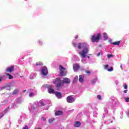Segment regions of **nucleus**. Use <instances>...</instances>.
Segmentation results:
<instances>
[{
    "mask_svg": "<svg viewBox=\"0 0 129 129\" xmlns=\"http://www.w3.org/2000/svg\"><path fill=\"white\" fill-rule=\"evenodd\" d=\"M4 115H5V114H3L2 115H1V116H0V118H2V117H3V116H4Z\"/></svg>",
    "mask_w": 129,
    "mask_h": 129,
    "instance_id": "obj_37",
    "label": "nucleus"
},
{
    "mask_svg": "<svg viewBox=\"0 0 129 129\" xmlns=\"http://www.w3.org/2000/svg\"><path fill=\"white\" fill-rule=\"evenodd\" d=\"M23 129H29V128H28V126L26 125Z\"/></svg>",
    "mask_w": 129,
    "mask_h": 129,
    "instance_id": "obj_33",
    "label": "nucleus"
},
{
    "mask_svg": "<svg viewBox=\"0 0 129 129\" xmlns=\"http://www.w3.org/2000/svg\"><path fill=\"white\" fill-rule=\"evenodd\" d=\"M120 68L121 69H122V66H120Z\"/></svg>",
    "mask_w": 129,
    "mask_h": 129,
    "instance_id": "obj_39",
    "label": "nucleus"
},
{
    "mask_svg": "<svg viewBox=\"0 0 129 129\" xmlns=\"http://www.w3.org/2000/svg\"><path fill=\"white\" fill-rule=\"evenodd\" d=\"M60 74L58 75L60 77L66 76L67 72L66 69L64 68L62 66H59Z\"/></svg>",
    "mask_w": 129,
    "mask_h": 129,
    "instance_id": "obj_4",
    "label": "nucleus"
},
{
    "mask_svg": "<svg viewBox=\"0 0 129 129\" xmlns=\"http://www.w3.org/2000/svg\"><path fill=\"white\" fill-rule=\"evenodd\" d=\"M25 1H27V0H25Z\"/></svg>",
    "mask_w": 129,
    "mask_h": 129,
    "instance_id": "obj_42",
    "label": "nucleus"
},
{
    "mask_svg": "<svg viewBox=\"0 0 129 129\" xmlns=\"http://www.w3.org/2000/svg\"><path fill=\"white\" fill-rule=\"evenodd\" d=\"M88 58H89V56H88Z\"/></svg>",
    "mask_w": 129,
    "mask_h": 129,
    "instance_id": "obj_41",
    "label": "nucleus"
},
{
    "mask_svg": "<svg viewBox=\"0 0 129 129\" xmlns=\"http://www.w3.org/2000/svg\"><path fill=\"white\" fill-rule=\"evenodd\" d=\"M49 93H54V90L52 89L51 88L48 89Z\"/></svg>",
    "mask_w": 129,
    "mask_h": 129,
    "instance_id": "obj_19",
    "label": "nucleus"
},
{
    "mask_svg": "<svg viewBox=\"0 0 129 129\" xmlns=\"http://www.w3.org/2000/svg\"><path fill=\"white\" fill-rule=\"evenodd\" d=\"M40 104L41 105V106H45V104H44V102H40Z\"/></svg>",
    "mask_w": 129,
    "mask_h": 129,
    "instance_id": "obj_30",
    "label": "nucleus"
},
{
    "mask_svg": "<svg viewBox=\"0 0 129 129\" xmlns=\"http://www.w3.org/2000/svg\"><path fill=\"white\" fill-rule=\"evenodd\" d=\"M4 76H0V82H2L3 80H4Z\"/></svg>",
    "mask_w": 129,
    "mask_h": 129,
    "instance_id": "obj_27",
    "label": "nucleus"
},
{
    "mask_svg": "<svg viewBox=\"0 0 129 129\" xmlns=\"http://www.w3.org/2000/svg\"><path fill=\"white\" fill-rule=\"evenodd\" d=\"M100 37H101L100 33H98L96 36L95 35H92L91 37V41L93 43H98L100 40Z\"/></svg>",
    "mask_w": 129,
    "mask_h": 129,
    "instance_id": "obj_3",
    "label": "nucleus"
},
{
    "mask_svg": "<svg viewBox=\"0 0 129 129\" xmlns=\"http://www.w3.org/2000/svg\"><path fill=\"white\" fill-rule=\"evenodd\" d=\"M33 95H34V93H33V92L30 93L29 94V96L30 97H33Z\"/></svg>",
    "mask_w": 129,
    "mask_h": 129,
    "instance_id": "obj_25",
    "label": "nucleus"
},
{
    "mask_svg": "<svg viewBox=\"0 0 129 129\" xmlns=\"http://www.w3.org/2000/svg\"><path fill=\"white\" fill-rule=\"evenodd\" d=\"M112 57H113V55H112V54H107L108 59H109V58H110Z\"/></svg>",
    "mask_w": 129,
    "mask_h": 129,
    "instance_id": "obj_20",
    "label": "nucleus"
},
{
    "mask_svg": "<svg viewBox=\"0 0 129 129\" xmlns=\"http://www.w3.org/2000/svg\"><path fill=\"white\" fill-rule=\"evenodd\" d=\"M63 113V112H62L61 111H56L55 112V115H61Z\"/></svg>",
    "mask_w": 129,
    "mask_h": 129,
    "instance_id": "obj_13",
    "label": "nucleus"
},
{
    "mask_svg": "<svg viewBox=\"0 0 129 129\" xmlns=\"http://www.w3.org/2000/svg\"><path fill=\"white\" fill-rule=\"evenodd\" d=\"M42 65H43V63L41 61L37 62L36 63V66H42Z\"/></svg>",
    "mask_w": 129,
    "mask_h": 129,
    "instance_id": "obj_17",
    "label": "nucleus"
},
{
    "mask_svg": "<svg viewBox=\"0 0 129 129\" xmlns=\"http://www.w3.org/2000/svg\"><path fill=\"white\" fill-rule=\"evenodd\" d=\"M81 125V123L80 121H77L75 123V126L76 127H79Z\"/></svg>",
    "mask_w": 129,
    "mask_h": 129,
    "instance_id": "obj_12",
    "label": "nucleus"
},
{
    "mask_svg": "<svg viewBox=\"0 0 129 129\" xmlns=\"http://www.w3.org/2000/svg\"><path fill=\"white\" fill-rule=\"evenodd\" d=\"M26 91H27V90H24L23 91V92L25 93V92H26Z\"/></svg>",
    "mask_w": 129,
    "mask_h": 129,
    "instance_id": "obj_38",
    "label": "nucleus"
},
{
    "mask_svg": "<svg viewBox=\"0 0 129 129\" xmlns=\"http://www.w3.org/2000/svg\"><path fill=\"white\" fill-rule=\"evenodd\" d=\"M97 98H98V99H99V100H100L101 99V96H100V95H98L97 96Z\"/></svg>",
    "mask_w": 129,
    "mask_h": 129,
    "instance_id": "obj_28",
    "label": "nucleus"
},
{
    "mask_svg": "<svg viewBox=\"0 0 129 129\" xmlns=\"http://www.w3.org/2000/svg\"><path fill=\"white\" fill-rule=\"evenodd\" d=\"M19 92V89H16L12 92L13 95H18Z\"/></svg>",
    "mask_w": 129,
    "mask_h": 129,
    "instance_id": "obj_11",
    "label": "nucleus"
},
{
    "mask_svg": "<svg viewBox=\"0 0 129 129\" xmlns=\"http://www.w3.org/2000/svg\"><path fill=\"white\" fill-rule=\"evenodd\" d=\"M123 92H124V93H127V90H124V91H123Z\"/></svg>",
    "mask_w": 129,
    "mask_h": 129,
    "instance_id": "obj_34",
    "label": "nucleus"
},
{
    "mask_svg": "<svg viewBox=\"0 0 129 129\" xmlns=\"http://www.w3.org/2000/svg\"><path fill=\"white\" fill-rule=\"evenodd\" d=\"M97 80V79H94V80H92V83L93 84H94V83H95V82H96Z\"/></svg>",
    "mask_w": 129,
    "mask_h": 129,
    "instance_id": "obj_24",
    "label": "nucleus"
},
{
    "mask_svg": "<svg viewBox=\"0 0 129 129\" xmlns=\"http://www.w3.org/2000/svg\"><path fill=\"white\" fill-rule=\"evenodd\" d=\"M125 100L126 102H129V98L127 97L125 99Z\"/></svg>",
    "mask_w": 129,
    "mask_h": 129,
    "instance_id": "obj_29",
    "label": "nucleus"
},
{
    "mask_svg": "<svg viewBox=\"0 0 129 129\" xmlns=\"http://www.w3.org/2000/svg\"><path fill=\"white\" fill-rule=\"evenodd\" d=\"M113 45H116V46H119V44H120V41H116L114 42L111 43Z\"/></svg>",
    "mask_w": 129,
    "mask_h": 129,
    "instance_id": "obj_15",
    "label": "nucleus"
},
{
    "mask_svg": "<svg viewBox=\"0 0 129 129\" xmlns=\"http://www.w3.org/2000/svg\"><path fill=\"white\" fill-rule=\"evenodd\" d=\"M55 94L57 98H62V94L59 92H55Z\"/></svg>",
    "mask_w": 129,
    "mask_h": 129,
    "instance_id": "obj_10",
    "label": "nucleus"
},
{
    "mask_svg": "<svg viewBox=\"0 0 129 129\" xmlns=\"http://www.w3.org/2000/svg\"><path fill=\"white\" fill-rule=\"evenodd\" d=\"M53 120H55V119H54V118H51L50 119H48L49 123H52V122H53Z\"/></svg>",
    "mask_w": 129,
    "mask_h": 129,
    "instance_id": "obj_18",
    "label": "nucleus"
},
{
    "mask_svg": "<svg viewBox=\"0 0 129 129\" xmlns=\"http://www.w3.org/2000/svg\"><path fill=\"white\" fill-rule=\"evenodd\" d=\"M97 56H98V57H99V56H100V52H99L97 54Z\"/></svg>",
    "mask_w": 129,
    "mask_h": 129,
    "instance_id": "obj_36",
    "label": "nucleus"
},
{
    "mask_svg": "<svg viewBox=\"0 0 129 129\" xmlns=\"http://www.w3.org/2000/svg\"><path fill=\"white\" fill-rule=\"evenodd\" d=\"M67 101L69 103H73L75 101V99H74L73 95H70L67 97Z\"/></svg>",
    "mask_w": 129,
    "mask_h": 129,
    "instance_id": "obj_5",
    "label": "nucleus"
},
{
    "mask_svg": "<svg viewBox=\"0 0 129 129\" xmlns=\"http://www.w3.org/2000/svg\"><path fill=\"white\" fill-rule=\"evenodd\" d=\"M79 68H80V67L79 66V64H75L73 66V69L74 70V71H77V70H78V69H79Z\"/></svg>",
    "mask_w": 129,
    "mask_h": 129,
    "instance_id": "obj_9",
    "label": "nucleus"
},
{
    "mask_svg": "<svg viewBox=\"0 0 129 129\" xmlns=\"http://www.w3.org/2000/svg\"><path fill=\"white\" fill-rule=\"evenodd\" d=\"M103 37L104 41H106V40L108 39V36L107 35V34H106V33H103Z\"/></svg>",
    "mask_w": 129,
    "mask_h": 129,
    "instance_id": "obj_14",
    "label": "nucleus"
},
{
    "mask_svg": "<svg viewBox=\"0 0 129 129\" xmlns=\"http://www.w3.org/2000/svg\"><path fill=\"white\" fill-rule=\"evenodd\" d=\"M123 87L124 88V89H127V85L126 84H124Z\"/></svg>",
    "mask_w": 129,
    "mask_h": 129,
    "instance_id": "obj_21",
    "label": "nucleus"
},
{
    "mask_svg": "<svg viewBox=\"0 0 129 129\" xmlns=\"http://www.w3.org/2000/svg\"><path fill=\"white\" fill-rule=\"evenodd\" d=\"M78 80V77L77 76L75 77L74 79V82H76Z\"/></svg>",
    "mask_w": 129,
    "mask_h": 129,
    "instance_id": "obj_23",
    "label": "nucleus"
},
{
    "mask_svg": "<svg viewBox=\"0 0 129 129\" xmlns=\"http://www.w3.org/2000/svg\"><path fill=\"white\" fill-rule=\"evenodd\" d=\"M107 71H108L109 72H111V71H113V68L111 67L110 69H108Z\"/></svg>",
    "mask_w": 129,
    "mask_h": 129,
    "instance_id": "obj_22",
    "label": "nucleus"
},
{
    "mask_svg": "<svg viewBox=\"0 0 129 129\" xmlns=\"http://www.w3.org/2000/svg\"><path fill=\"white\" fill-rule=\"evenodd\" d=\"M75 38L76 39H78V35H76V36H75Z\"/></svg>",
    "mask_w": 129,
    "mask_h": 129,
    "instance_id": "obj_35",
    "label": "nucleus"
},
{
    "mask_svg": "<svg viewBox=\"0 0 129 129\" xmlns=\"http://www.w3.org/2000/svg\"><path fill=\"white\" fill-rule=\"evenodd\" d=\"M14 70H15V67L11 66L9 68H7L6 71V72H9L10 73H12V72H14Z\"/></svg>",
    "mask_w": 129,
    "mask_h": 129,
    "instance_id": "obj_7",
    "label": "nucleus"
},
{
    "mask_svg": "<svg viewBox=\"0 0 129 129\" xmlns=\"http://www.w3.org/2000/svg\"><path fill=\"white\" fill-rule=\"evenodd\" d=\"M70 79L68 78H64L63 80L61 81V78H57L55 79V81H53V84H56L55 87H56L57 89H59V88L62 87L63 86V84L66 83V84H70Z\"/></svg>",
    "mask_w": 129,
    "mask_h": 129,
    "instance_id": "obj_1",
    "label": "nucleus"
},
{
    "mask_svg": "<svg viewBox=\"0 0 129 129\" xmlns=\"http://www.w3.org/2000/svg\"><path fill=\"white\" fill-rule=\"evenodd\" d=\"M108 64H105L104 66V69L105 70H106V69H107V68H108Z\"/></svg>",
    "mask_w": 129,
    "mask_h": 129,
    "instance_id": "obj_26",
    "label": "nucleus"
},
{
    "mask_svg": "<svg viewBox=\"0 0 129 129\" xmlns=\"http://www.w3.org/2000/svg\"><path fill=\"white\" fill-rule=\"evenodd\" d=\"M79 81L81 83H82L84 82V76L80 75L79 76Z\"/></svg>",
    "mask_w": 129,
    "mask_h": 129,
    "instance_id": "obj_8",
    "label": "nucleus"
},
{
    "mask_svg": "<svg viewBox=\"0 0 129 129\" xmlns=\"http://www.w3.org/2000/svg\"><path fill=\"white\" fill-rule=\"evenodd\" d=\"M7 76H8V78L9 79H13V78H14V77H13V76L11 75L10 74H5Z\"/></svg>",
    "mask_w": 129,
    "mask_h": 129,
    "instance_id": "obj_16",
    "label": "nucleus"
},
{
    "mask_svg": "<svg viewBox=\"0 0 129 129\" xmlns=\"http://www.w3.org/2000/svg\"><path fill=\"white\" fill-rule=\"evenodd\" d=\"M41 73L43 76H47L48 75V69L46 67L42 68Z\"/></svg>",
    "mask_w": 129,
    "mask_h": 129,
    "instance_id": "obj_6",
    "label": "nucleus"
},
{
    "mask_svg": "<svg viewBox=\"0 0 129 129\" xmlns=\"http://www.w3.org/2000/svg\"><path fill=\"white\" fill-rule=\"evenodd\" d=\"M78 48L79 50L81 49L82 48H83V50L79 52V55H81L82 58H85V57L87 56L86 54H88V51H89L88 48L86 47V43H79L78 44Z\"/></svg>",
    "mask_w": 129,
    "mask_h": 129,
    "instance_id": "obj_2",
    "label": "nucleus"
},
{
    "mask_svg": "<svg viewBox=\"0 0 129 129\" xmlns=\"http://www.w3.org/2000/svg\"><path fill=\"white\" fill-rule=\"evenodd\" d=\"M73 46H74V47H76V46H77V44H76V43H73Z\"/></svg>",
    "mask_w": 129,
    "mask_h": 129,
    "instance_id": "obj_31",
    "label": "nucleus"
},
{
    "mask_svg": "<svg viewBox=\"0 0 129 129\" xmlns=\"http://www.w3.org/2000/svg\"><path fill=\"white\" fill-rule=\"evenodd\" d=\"M86 73L87 74H90V72L89 71H86Z\"/></svg>",
    "mask_w": 129,
    "mask_h": 129,
    "instance_id": "obj_32",
    "label": "nucleus"
},
{
    "mask_svg": "<svg viewBox=\"0 0 129 129\" xmlns=\"http://www.w3.org/2000/svg\"><path fill=\"white\" fill-rule=\"evenodd\" d=\"M128 115H129V112H128Z\"/></svg>",
    "mask_w": 129,
    "mask_h": 129,
    "instance_id": "obj_40",
    "label": "nucleus"
}]
</instances>
